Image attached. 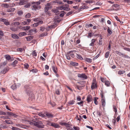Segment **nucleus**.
Wrapping results in <instances>:
<instances>
[{
	"label": "nucleus",
	"instance_id": "46",
	"mask_svg": "<svg viewBox=\"0 0 130 130\" xmlns=\"http://www.w3.org/2000/svg\"><path fill=\"white\" fill-rule=\"evenodd\" d=\"M76 88L79 90H80L82 89V87L81 86H79V85H76Z\"/></svg>",
	"mask_w": 130,
	"mask_h": 130
},
{
	"label": "nucleus",
	"instance_id": "15",
	"mask_svg": "<svg viewBox=\"0 0 130 130\" xmlns=\"http://www.w3.org/2000/svg\"><path fill=\"white\" fill-rule=\"evenodd\" d=\"M53 3H57L58 4H63V3L61 2L60 1L58 0L54 1L53 2Z\"/></svg>",
	"mask_w": 130,
	"mask_h": 130
},
{
	"label": "nucleus",
	"instance_id": "25",
	"mask_svg": "<svg viewBox=\"0 0 130 130\" xmlns=\"http://www.w3.org/2000/svg\"><path fill=\"white\" fill-rule=\"evenodd\" d=\"M15 10V8H11L9 9H8L7 11V12H12L14 11Z\"/></svg>",
	"mask_w": 130,
	"mask_h": 130
},
{
	"label": "nucleus",
	"instance_id": "37",
	"mask_svg": "<svg viewBox=\"0 0 130 130\" xmlns=\"http://www.w3.org/2000/svg\"><path fill=\"white\" fill-rule=\"evenodd\" d=\"M110 83L108 81H106L105 82V84L107 86H109L110 85Z\"/></svg>",
	"mask_w": 130,
	"mask_h": 130
},
{
	"label": "nucleus",
	"instance_id": "30",
	"mask_svg": "<svg viewBox=\"0 0 130 130\" xmlns=\"http://www.w3.org/2000/svg\"><path fill=\"white\" fill-rule=\"evenodd\" d=\"M125 72L124 71H120L118 72V74L119 75H121L124 74Z\"/></svg>",
	"mask_w": 130,
	"mask_h": 130
},
{
	"label": "nucleus",
	"instance_id": "34",
	"mask_svg": "<svg viewBox=\"0 0 130 130\" xmlns=\"http://www.w3.org/2000/svg\"><path fill=\"white\" fill-rule=\"evenodd\" d=\"M51 8V7H45L44 8V11L45 12H47L49 9Z\"/></svg>",
	"mask_w": 130,
	"mask_h": 130
},
{
	"label": "nucleus",
	"instance_id": "27",
	"mask_svg": "<svg viewBox=\"0 0 130 130\" xmlns=\"http://www.w3.org/2000/svg\"><path fill=\"white\" fill-rule=\"evenodd\" d=\"M59 124L63 126L64 125L66 127L67 125H68V124L64 122H59Z\"/></svg>",
	"mask_w": 130,
	"mask_h": 130
},
{
	"label": "nucleus",
	"instance_id": "36",
	"mask_svg": "<svg viewBox=\"0 0 130 130\" xmlns=\"http://www.w3.org/2000/svg\"><path fill=\"white\" fill-rule=\"evenodd\" d=\"M61 13L60 14V16L61 17H63L64 14V13H66L64 11H61Z\"/></svg>",
	"mask_w": 130,
	"mask_h": 130
},
{
	"label": "nucleus",
	"instance_id": "52",
	"mask_svg": "<svg viewBox=\"0 0 130 130\" xmlns=\"http://www.w3.org/2000/svg\"><path fill=\"white\" fill-rule=\"evenodd\" d=\"M55 93L57 95H59L60 94L59 91L58 89H57L56 90Z\"/></svg>",
	"mask_w": 130,
	"mask_h": 130
},
{
	"label": "nucleus",
	"instance_id": "5",
	"mask_svg": "<svg viewBox=\"0 0 130 130\" xmlns=\"http://www.w3.org/2000/svg\"><path fill=\"white\" fill-rule=\"evenodd\" d=\"M69 5L68 4H64L62 5V9L63 10L68 11L70 10V9L69 8Z\"/></svg>",
	"mask_w": 130,
	"mask_h": 130
},
{
	"label": "nucleus",
	"instance_id": "3",
	"mask_svg": "<svg viewBox=\"0 0 130 130\" xmlns=\"http://www.w3.org/2000/svg\"><path fill=\"white\" fill-rule=\"evenodd\" d=\"M35 126L38 128H43L44 125L41 121L38 120L35 121Z\"/></svg>",
	"mask_w": 130,
	"mask_h": 130
},
{
	"label": "nucleus",
	"instance_id": "22",
	"mask_svg": "<svg viewBox=\"0 0 130 130\" xmlns=\"http://www.w3.org/2000/svg\"><path fill=\"white\" fill-rule=\"evenodd\" d=\"M34 31L35 32H37V31H36V28H34L29 30L28 32H29L31 33Z\"/></svg>",
	"mask_w": 130,
	"mask_h": 130
},
{
	"label": "nucleus",
	"instance_id": "51",
	"mask_svg": "<svg viewBox=\"0 0 130 130\" xmlns=\"http://www.w3.org/2000/svg\"><path fill=\"white\" fill-rule=\"evenodd\" d=\"M30 6V4H27L25 5L24 6V7L25 8H28Z\"/></svg>",
	"mask_w": 130,
	"mask_h": 130
},
{
	"label": "nucleus",
	"instance_id": "60",
	"mask_svg": "<svg viewBox=\"0 0 130 130\" xmlns=\"http://www.w3.org/2000/svg\"><path fill=\"white\" fill-rule=\"evenodd\" d=\"M10 29L11 30L13 31H15L17 30V29H16L13 27H11Z\"/></svg>",
	"mask_w": 130,
	"mask_h": 130
},
{
	"label": "nucleus",
	"instance_id": "57",
	"mask_svg": "<svg viewBox=\"0 0 130 130\" xmlns=\"http://www.w3.org/2000/svg\"><path fill=\"white\" fill-rule=\"evenodd\" d=\"M31 71L34 73H36L37 72V70L36 69H32L31 70Z\"/></svg>",
	"mask_w": 130,
	"mask_h": 130
},
{
	"label": "nucleus",
	"instance_id": "16",
	"mask_svg": "<svg viewBox=\"0 0 130 130\" xmlns=\"http://www.w3.org/2000/svg\"><path fill=\"white\" fill-rule=\"evenodd\" d=\"M66 127L68 130H73L72 128L71 127L70 125L68 123V125H67Z\"/></svg>",
	"mask_w": 130,
	"mask_h": 130
},
{
	"label": "nucleus",
	"instance_id": "13",
	"mask_svg": "<svg viewBox=\"0 0 130 130\" xmlns=\"http://www.w3.org/2000/svg\"><path fill=\"white\" fill-rule=\"evenodd\" d=\"M45 115L46 116H47L48 118H52L53 116L52 114L49 113H45Z\"/></svg>",
	"mask_w": 130,
	"mask_h": 130
},
{
	"label": "nucleus",
	"instance_id": "2",
	"mask_svg": "<svg viewBox=\"0 0 130 130\" xmlns=\"http://www.w3.org/2000/svg\"><path fill=\"white\" fill-rule=\"evenodd\" d=\"M26 93L29 96H31L33 97L34 94L32 93V91L31 88L29 86L26 85L25 87Z\"/></svg>",
	"mask_w": 130,
	"mask_h": 130
},
{
	"label": "nucleus",
	"instance_id": "14",
	"mask_svg": "<svg viewBox=\"0 0 130 130\" xmlns=\"http://www.w3.org/2000/svg\"><path fill=\"white\" fill-rule=\"evenodd\" d=\"M12 38L14 39H18L19 38V37L15 34H12L11 35Z\"/></svg>",
	"mask_w": 130,
	"mask_h": 130
},
{
	"label": "nucleus",
	"instance_id": "63",
	"mask_svg": "<svg viewBox=\"0 0 130 130\" xmlns=\"http://www.w3.org/2000/svg\"><path fill=\"white\" fill-rule=\"evenodd\" d=\"M39 25L38 23L37 22L36 23H35L33 25V27H36L37 26H38Z\"/></svg>",
	"mask_w": 130,
	"mask_h": 130
},
{
	"label": "nucleus",
	"instance_id": "8",
	"mask_svg": "<svg viewBox=\"0 0 130 130\" xmlns=\"http://www.w3.org/2000/svg\"><path fill=\"white\" fill-rule=\"evenodd\" d=\"M19 1V4L20 5H22L25 4L28 2L27 1L25 0H20Z\"/></svg>",
	"mask_w": 130,
	"mask_h": 130
},
{
	"label": "nucleus",
	"instance_id": "39",
	"mask_svg": "<svg viewBox=\"0 0 130 130\" xmlns=\"http://www.w3.org/2000/svg\"><path fill=\"white\" fill-rule=\"evenodd\" d=\"M59 10L57 9V7L56 9H54L52 10V11L55 13H57L59 12Z\"/></svg>",
	"mask_w": 130,
	"mask_h": 130
},
{
	"label": "nucleus",
	"instance_id": "32",
	"mask_svg": "<svg viewBox=\"0 0 130 130\" xmlns=\"http://www.w3.org/2000/svg\"><path fill=\"white\" fill-rule=\"evenodd\" d=\"M85 60L86 61L89 62L90 63L92 62V59L90 58H86L85 59Z\"/></svg>",
	"mask_w": 130,
	"mask_h": 130
},
{
	"label": "nucleus",
	"instance_id": "1",
	"mask_svg": "<svg viewBox=\"0 0 130 130\" xmlns=\"http://www.w3.org/2000/svg\"><path fill=\"white\" fill-rule=\"evenodd\" d=\"M31 4L33 5L31 7L32 10H39L41 8V6L39 5L40 4V1L32 2Z\"/></svg>",
	"mask_w": 130,
	"mask_h": 130
},
{
	"label": "nucleus",
	"instance_id": "18",
	"mask_svg": "<svg viewBox=\"0 0 130 130\" xmlns=\"http://www.w3.org/2000/svg\"><path fill=\"white\" fill-rule=\"evenodd\" d=\"M52 69L54 72L55 73H56L57 69L56 67L55 66H53L52 67Z\"/></svg>",
	"mask_w": 130,
	"mask_h": 130
},
{
	"label": "nucleus",
	"instance_id": "40",
	"mask_svg": "<svg viewBox=\"0 0 130 130\" xmlns=\"http://www.w3.org/2000/svg\"><path fill=\"white\" fill-rule=\"evenodd\" d=\"M3 6L6 8H8L9 7V6L7 4H4L3 5Z\"/></svg>",
	"mask_w": 130,
	"mask_h": 130
},
{
	"label": "nucleus",
	"instance_id": "56",
	"mask_svg": "<svg viewBox=\"0 0 130 130\" xmlns=\"http://www.w3.org/2000/svg\"><path fill=\"white\" fill-rule=\"evenodd\" d=\"M73 128L75 130H79V128L78 127L74 126Z\"/></svg>",
	"mask_w": 130,
	"mask_h": 130
},
{
	"label": "nucleus",
	"instance_id": "61",
	"mask_svg": "<svg viewBox=\"0 0 130 130\" xmlns=\"http://www.w3.org/2000/svg\"><path fill=\"white\" fill-rule=\"evenodd\" d=\"M4 23L5 24L7 25H9L10 24L9 22L7 21H6L5 22H4Z\"/></svg>",
	"mask_w": 130,
	"mask_h": 130
},
{
	"label": "nucleus",
	"instance_id": "55",
	"mask_svg": "<svg viewBox=\"0 0 130 130\" xmlns=\"http://www.w3.org/2000/svg\"><path fill=\"white\" fill-rule=\"evenodd\" d=\"M12 129L13 130H20V129L19 128L15 127H13L12 128Z\"/></svg>",
	"mask_w": 130,
	"mask_h": 130
},
{
	"label": "nucleus",
	"instance_id": "38",
	"mask_svg": "<svg viewBox=\"0 0 130 130\" xmlns=\"http://www.w3.org/2000/svg\"><path fill=\"white\" fill-rule=\"evenodd\" d=\"M119 5L117 4H115L113 5L112 6V7H115L116 8H117L118 7H119Z\"/></svg>",
	"mask_w": 130,
	"mask_h": 130
},
{
	"label": "nucleus",
	"instance_id": "42",
	"mask_svg": "<svg viewBox=\"0 0 130 130\" xmlns=\"http://www.w3.org/2000/svg\"><path fill=\"white\" fill-rule=\"evenodd\" d=\"M79 118L77 116L76 119V120L80 121L81 120V116H79Z\"/></svg>",
	"mask_w": 130,
	"mask_h": 130
},
{
	"label": "nucleus",
	"instance_id": "7",
	"mask_svg": "<svg viewBox=\"0 0 130 130\" xmlns=\"http://www.w3.org/2000/svg\"><path fill=\"white\" fill-rule=\"evenodd\" d=\"M78 77L81 78H83L86 79L87 78V76L84 74H78L77 75Z\"/></svg>",
	"mask_w": 130,
	"mask_h": 130
},
{
	"label": "nucleus",
	"instance_id": "48",
	"mask_svg": "<svg viewBox=\"0 0 130 130\" xmlns=\"http://www.w3.org/2000/svg\"><path fill=\"white\" fill-rule=\"evenodd\" d=\"M70 55H69V54L68 53V54L66 55V57L67 58V59L68 60H70Z\"/></svg>",
	"mask_w": 130,
	"mask_h": 130
},
{
	"label": "nucleus",
	"instance_id": "23",
	"mask_svg": "<svg viewBox=\"0 0 130 130\" xmlns=\"http://www.w3.org/2000/svg\"><path fill=\"white\" fill-rule=\"evenodd\" d=\"M30 28V26H24L22 28V29L25 30L29 29Z\"/></svg>",
	"mask_w": 130,
	"mask_h": 130
},
{
	"label": "nucleus",
	"instance_id": "10",
	"mask_svg": "<svg viewBox=\"0 0 130 130\" xmlns=\"http://www.w3.org/2000/svg\"><path fill=\"white\" fill-rule=\"evenodd\" d=\"M77 83L80 85V86L82 87H84L85 86L86 82L84 81H81L79 82H78Z\"/></svg>",
	"mask_w": 130,
	"mask_h": 130
},
{
	"label": "nucleus",
	"instance_id": "41",
	"mask_svg": "<svg viewBox=\"0 0 130 130\" xmlns=\"http://www.w3.org/2000/svg\"><path fill=\"white\" fill-rule=\"evenodd\" d=\"M113 110L116 113L117 112V109L116 108V107L114 105H113Z\"/></svg>",
	"mask_w": 130,
	"mask_h": 130
},
{
	"label": "nucleus",
	"instance_id": "19",
	"mask_svg": "<svg viewBox=\"0 0 130 130\" xmlns=\"http://www.w3.org/2000/svg\"><path fill=\"white\" fill-rule=\"evenodd\" d=\"M5 122L7 124H13V123L11 121L9 120H5Z\"/></svg>",
	"mask_w": 130,
	"mask_h": 130
},
{
	"label": "nucleus",
	"instance_id": "26",
	"mask_svg": "<svg viewBox=\"0 0 130 130\" xmlns=\"http://www.w3.org/2000/svg\"><path fill=\"white\" fill-rule=\"evenodd\" d=\"M107 31L108 34L110 35H111L112 34V32L111 31V30L109 28V27H108V29H107Z\"/></svg>",
	"mask_w": 130,
	"mask_h": 130
},
{
	"label": "nucleus",
	"instance_id": "35",
	"mask_svg": "<svg viewBox=\"0 0 130 130\" xmlns=\"http://www.w3.org/2000/svg\"><path fill=\"white\" fill-rule=\"evenodd\" d=\"M109 52H106V54H105V57L106 58H108L109 56Z\"/></svg>",
	"mask_w": 130,
	"mask_h": 130
},
{
	"label": "nucleus",
	"instance_id": "50",
	"mask_svg": "<svg viewBox=\"0 0 130 130\" xmlns=\"http://www.w3.org/2000/svg\"><path fill=\"white\" fill-rule=\"evenodd\" d=\"M77 57L80 60H82L83 59V58L80 55H77Z\"/></svg>",
	"mask_w": 130,
	"mask_h": 130
},
{
	"label": "nucleus",
	"instance_id": "43",
	"mask_svg": "<svg viewBox=\"0 0 130 130\" xmlns=\"http://www.w3.org/2000/svg\"><path fill=\"white\" fill-rule=\"evenodd\" d=\"M23 13V12L21 10L19 11L18 12V14L19 15H21Z\"/></svg>",
	"mask_w": 130,
	"mask_h": 130
},
{
	"label": "nucleus",
	"instance_id": "49",
	"mask_svg": "<svg viewBox=\"0 0 130 130\" xmlns=\"http://www.w3.org/2000/svg\"><path fill=\"white\" fill-rule=\"evenodd\" d=\"M32 55L33 56H37V54L36 52L35 51H34L32 52Z\"/></svg>",
	"mask_w": 130,
	"mask_h": 130
},
{
	"label": "nucleus",
	"instance_id": "20",
	"mask_svg": "<svg viewBox=\"0 0 130 130\" xmlns=\"http://www.w3.org/2000/svg\"><path fill=\"white\" fill-rule=\"evenodd\" d=\"M70 64L71 65L73 66H77L78 65V63H77L74 62H71Z\"/></svg>",
	"mask_w": 130,
	"mask_h": 130
},
{
	"label": "nucleus",
	"instance_id": "53",
	"mask_svg": "<svg viewBox=\"0 0 130 130\" xmlns=\"http://www.w3.org/2000/svg\"><path fill=\"white\" fill-rule=\"evenodd\" d=\"M0 115H6V113L5 112H3V111L0 110Z\"/></svg>",
	"mask_w": 130,
	"mask_h": 130
},
{
	"label": "nucleus",
	"instance_id": "9",
	"mask_svg": "<svg viewBox=\"0 0 130 130\" xmlns=\"http://www.w3.org/2000/svg\"><path fill=\"white\" fill-rule=\"evenodd\" d=\"M87 100L88 103H89L92 100V97L90 95H88L87 98Z\"/></svg>",
	"mask_w": 130,
	"mask_h": 130
},
{
	"label": "nucleus",
	"instance_id": "62",
	"mask_svg": "<svg viewBox=\"0 0 130 130\" xmlns=\"http://www.w3.org/2000/svg\"><path fill=\"white\" fill-rule=\"evenodd\" d=\"M123 2L126 3H130V0H124Z\"/></svg>",
	"mask_w": 130,
	"mask_h": 130
},
{
	"label": "nucleus",
	"instance_id": "6",
	"mask_svg": "<svg viewBox=\"0 0 130 130\" xmlns=\"http://www.w3.org/2000/svg\"><path fill=\"white\" fill-rule=\"evenodd\" d=\"M97 87V84L95 80L94 79L93 81V83L91 86V88L93 90Z\"/></svg>",
	"mask_w": 130,
	"mask_h": 130
},
{
	"label": "nucleus",
	"instance_id": "45",
	"mask_svg": "<svg viewBox=\"0 0 130 130\" xmlns=\"http://www.w3.org/2000/svg\"><path fill=\"white\" fill-rule=\"evenodd\" d=\"M31 14L29 13L26 14L25 16V17L26 18H28L30 17Z\"/></svg>",
	"mask_w": 130,
	"mask_h": 130
},
{
	"label": "nucleus",
	"instance_id": "29",
	"mask_svg": "<svg viewBox=\"0 0 130 130\" xmlns=\"http://www.w3.org/2000/svg\"><path fill=\"white\" fill-rule=\"evenodd\" d=\"M5 57L6 59L8 60H9L11 59L10 56L9 55H6L5 56Z\"/></svg>",
	"mask_w": 130,
	"mask_h": 130
},
{
	"label": "nucleus",
	"instance_id": "47",
	"mask_svg": "<svg viewBox=\"0 0 130 130\" xmlns=\"http://www.w3.org/2000/svg\"><path fill=\"white\" fill-rule=\"evenodd\" d=\"M45 29V27H43L41 26L40 27V30L42 31H43Z\"/></svg>",
	"mask_w": 130,
	"mask_h": 130
},
{
	"label": "nucleus",
	"instance_id": "28",
	"mask_svg": "<svg viewBox=\"0 0 130 130\" xmlns=\"http://www.w3.org/2000/svg\"><path fill=\"white\" fill-rule=\"evenodd\" d=\"M99 99L98 98H94V102L95 103V104L97 105L98 104V102L97 101V100H98Z\"/></svg>",
	"mask_w": 130,
	"mask_h": 130
},
{
	"label": "nucleus",
	"instance_id": "4",
	"mask_svg": "<svg viewBox=\"0 0 130 130\" xmlns=\"http://www.w3.org/2000/svg\"><path fill=\"white\" fill-rule=\"evenodd\" d=\"M22 121L23 122H25V123L27 124L29 123L30 125L35 126V121H32V122H30V121L24 119Z\"/></svg>",
	"mask_w": 130,
	"mask_h": 130
},
{
	"label": "nucleus",
	"instance_id": "59",
	"mask_svg": "<svg viewBox=\"0 0 130 130\" xmlns=\"http://www.w3.org/2000/svg\"><path fill=\"white\" fill-rule=\"evenodd\" d=\"M57 9H58V10H62V6H59L57 7Z\"/></svg>",
	"mask_w": 130,
	"mask_h": 130
},
{
	"label": "nucleus",
	"instance_id": "21",
	"mask_svg": "<svg viewBox=\"0 0 130 130\" xmlns=\"http://www.w3.org/2000/svg\"><path fill=\"white\" fill-rule=\"evenodd\" d=\"M33 37L32 36H31L26 37L27 40V41H30L32 39Z\"/></svg>",
	"mask_w": 130,
	"mask_h": 130
},
{
	"label": "nucleus",
	"instance_id": "54",
	"mask_svg": "<svg viewBox=\"0 0 130 130\" xmlns=\"http://www.w3.org/2000/svg\"><path fill=\"white\" fill-rule=\"evenodd\" d=\"M23 49H22V48H18L17 50L18 51L22 52L23 51Z\"/></svg>",
	"mask_w": 130,
	"mask_h": 130
},
{
	"label": "nucleus",
	"instance_id": "64",
	"mask_svg": "<svg viewBox=\"0 0 130 130\" xmlns=\"http://www.w3.org/2000/svg\"><path fill=\"white\" fill-rule=\"evenodd\" d=\"M7 20L4 19H2V18H0V21H2L3 22H5Z\"/></svg>",
	"mask_w": 130,
	"mask_h": 130
},
{
	"label": "nucleus",
	"instance_id": "12",
	"mask_svg": "<svg viewBox=\"0 0 130 130\" xmlns=\"http://www.w3.org/2000/svg\"><path fill=\"white\" fill-rule=\"evenodd\" d=\"M75 52V51H70L68 53L69 54V55H70L72 58H74V54L73 53V52Z\"/></svg>",
	"mask_w": 130,
	"mask_h": 130
},
{
	"label": "nucleus",
	"instance_id": "33",
	"mask_svg": "<svg viewBox=\"0 0 130 130\" xmlns=\"http://www.w3.org/2000/svg\"><path fill=\"white\" fill-rule=\"evenodd\" d=\"M102 37H100L99 42V44L100 45H102Z\"/></svg>",
	"mask_w": 130,
	"mask_h": 130
},
{
	"label": "nucleus",
	"instance_id": "11",
	"mask_svg": "<svg viewBox=\"0 0 130 130\" xmlns=\"http://www.w3.org/2000/svg\"><path fill=\"white\" fill-rule=\"evenodd\" d=\"M51 126L55 128H57L60 127V126L58 124L54 123H52V124H51Z\"/></svg>",
	"mask_w": 130,
	"mask_h": 130
},
{
	"label": "nucleus",
	"instance_id": "17",
	"mask_svg": "<svg viewBox=\"0 0 130 130\" xmlns=\"http://www.w3.org/2000/svg\"><path fill=\"white\" fill-rule=\"evenodd\" d=\"M101 104L103 107H104L105 105V101L104 99H102L101 101Z\"/></svg>",
	"mask_w": 130,
	"mask_h": 130
},
{
	"label": "nucleus",
	"instance_id": "58",
	"mask_svg": "<svg viewBox=\"0 0 130 130\" xmlns=\"http://www.w3.org/2000/svg\"><path fill=\"white\" fill-rule=\"evenodd\" d=\"M47 35V33H46L45 34L43 33V34H41L40 35V37H43L44 36H46Z\"/></svg>",
	"mask_w": 130,
	"mask_h": 130
},
{
	"label": "nucleus",
	"instance_id": "24",
	"mask_svg": "<svg viewBox=\"0 0 130 130\" xmlns=\"http://www.w3.org/2000/svg\"><path fill=\"white\" fill-rule=\"evenodd\" d=\"M26 35V33L25 32H20L19 34V36L20 37H22L24 35Z\"/></svg>",
	"mask_w": 130,
	"mask_h": 130
},
{
	"label": "nucleus",
	"instance_id": "31",
	"mask_svg": "<svg viewBox=\"0 0 130 130\" xmlns=\"http://www.w3.org/2000/svg\"><path fill=\"white\" fill-rule=\"evenodd\" d=\"M18 61L17 60H15L12 64V65L14 67L15 66V65L18 63Z\"/></svg>",
	"mask_w": 130,
	"mask_h": 130
},
{
	"label": "nucleus",
	"instance_id": "44",
	"mask_svg": "<svg viewBox=\"0 0 130 130\" xmlns=\"http://www.w3.org/2000/svg\"><path fill=\"white\" fill-rule=\"evenodd\" d=\"M22 23L23 24V25H28L29 24V23H27V22L26 21H24L23 22H22Z\"/></svg>",
	"mask_w": 130,
	"mask_h": 130
}]
</instances>
